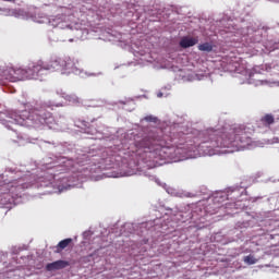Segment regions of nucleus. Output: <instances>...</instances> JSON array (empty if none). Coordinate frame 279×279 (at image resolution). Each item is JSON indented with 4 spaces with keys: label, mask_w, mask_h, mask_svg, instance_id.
Instances as JSON below:
<instances>
[{
    "label": "nucleus",
    "mask_w": 279,
    "mask_h": 279,
    "mask_svg": "<svg viewBox=\"0 0 279 279\" xmlns=\"http://www.w3.org/2000/svg\"><path fill=\"white\" fill-rule=\"evenodd\" d=\"M207 134L211 143H214L213 147L243 149L252 143V133L247 132L244 125L230 129L229 132L208 130Z\"/></svg>",
    "instance_id": "obj_1"
},
{
    "label": "nucleus",
    "mask_w": 279,
    "mask_h": 279,
    "mask_svg": "<svg viewBox=\"0 0 279 279\" xmlns=\"http://www.w3.org/2000/svg\"><path fill=\"white\" fill-rule=\"evenodd\" d=\"M136 147L154 154V158H165L167 156V149H169V144L165 140L144 137L140 142H136Z\"/></svg>",
    "instance_id": "obj_2"
},
{
    "label": "nucleus",
    "mask_w": 279,
    "mask_h": 279,
    "mask_svg": "<svg viewBox=\"0 0 279 279\" xmlns=\"http://www.w3.org/2000/svg\"><path fill=\"white\" fill-rule=\"evenodd\" d=\"M34 69H36L37 72H34ZM44 64L43 61H38L34 63V68L31 65L27 69H19L15 71V75L17 76V80H38L40 75H43Z\"/></svg>",
    "instance_id": "obj_3"
},
{
    "label": "nucleus",
    "mask_w": 279,
    "mask_h": 279,
    "mask_svg": "<svg viewBox=\"0 0 279 279\" xmlns=\"http://www.w3.org/2000/svg\"><path fill=\"white\" fill-rule=\"evenodd\" d=\"M73 61L71 59L63 60L58 57H52L48 64L44 65V71H73Z\"/></svg>",
    "instance_id": "obj_4"
},
{
    "label": "nucleus",
    "mask_w": 279,
    "mask_h": 279,
    "mask_svg": "<svg viewBox=\"0 0 279 279\" xmlns=\"http://www.w3.org/2000/svg\"><path fill=\"white\" fill-rule=\"evenodd\" d=\"M5 186L9 189V193H3L2 197H4V201L3 198H0V202H2V204H10L12 202L10 197H12V195H14L15 193H19V191H21V185L8 183Z\"/></svg>",
    "instance_id": "obj_5"
},
{
    "label": "nucleus",
    "mask_w": 279,
    "mask_h": 279,
    "mask_svg": "<svg viewBox=\"0 0 279 279\" xmlns=\"http://www.w3.org/2000/svg\"><path fill=\"white\" fill-rule=\"evenodd\" d=\"M65 267H69V262L60 259V260L47 264L46 269L47 271H56L58 269H65Z\"/></svg>",
    "instance_id": "obj_6"
},
{
    "label": "nucleus",
    "mask_w": 279,
    "mask_h": 279,
    "mask_svg": "<svg viewBox=\"0 0 279 279\" xmlns=\"http://www.w3.org/2000/svg\"><path fill=\"white\" fill-rule=\"evenodd\" d=\"M197 43H199V40L195 37H183L180 40V47H182V49H189V47H195Z\"/></svg>",
    "instance_id": "obj_7"
},
{
    "label": "nucleus",
    "mask_w": 279,
    "mask_h": 279,
    "mask_svg": "<svg viewBox=\"0 0 279 279\" xmlns=\"http://www.w3.org/2000/svg\"><path fill=\"white\" fill-rule=\"evenodd\" d=\"M275 121L276 119L274 118V116L271 113H267L263 118H260L259 123H262L264 128H269L270 125H274Z\"/></svg>",
    "instance_id": "obj_8"
},
{
    "label": "nucleus",
    "mask_w": 279,
    "mask_h": 279,
    "mask_svg": "<svg viewBox=\"0 0 279 279\" xmlns=\"http://www.w3.org/2000/svg\"><path fill=\"white\" fill-rule=\"evenodd\" d=\"M71 243H73V239H71V238L60 241L56 246L57 253L60 254V252H62V250H66V247H69V245H71Z\"/></svg>",
    "instance_id": "obj_9"
},
{
    "label": "nucleus",
    "mask_w": 279,
    "mask_h": 279,
    "mask_svg": "<svg viewBox=\"0 0 279 279\" xmlns=\"http://www.w3.org/2000/svg\"><path fill=\"white\" fill-rule=\"evenodd\" d=\"M37 114L40 123H47V120L51 119V112H47L45 109L39 110Z\"/></svg>",
    "instance_id": "obj_10"
},
{
    "label": "nucleus",
    "mask_w": 279,
    "mask_h": 279,
    "mask_svg": "<svg viewBox=\"0 0 279 279\" xmlns=\"http://www.w3.org/2000/svg\"><path fill=\"white\" fill-rule=\"evenodd\" d=\"M198 51H206L207 53H210V51H213V44L204 43L198 45Z\"/></svg>",
    "instance_id": "obj_11"
},
{
    "label": "nucleus",
    "mask_w": 279,
    "mask_h": 279,
    "mask_svg": "<svg viewBox=\"0 0 279 279\" xmlns=\"http://www.w3.org/2000/svg\"><path fill=\"white\" fill-rule=\"evenodd\" d=\"M243 262L246 265H256V263H258V259H256L254 255H248V256H244Z\"/></svg>",
    "instance_id": "obj_12"
},
{
    "label": "nucleus",
    "mask_w": 279,
    "mask_h": 279,
    "mask_svg": "<svg viewBox=\"0 0 279 279\" xmlns=\"http://www.w3.org/2000/svg\"><path fill=\"white\" fill-rule=\"evenodd\" d=\"M145 121H148V122H156V118L153 117V116H147V117L145 118Z\"/></svg>",
    "instance_id": "obj_13"
},
{
    "label": "nucleus",
    "mask_w": 279,
    "mask_h": 279,
    "mask_svg": "<svg viewBox=\"0 0 279 279\" xmlns=\"http://www.w3.org/2000/svg\"><path fill=\"white\" fill-rule=\"evenodd\" d=\"M260 85V86H263V84H265V81H258V83H257V85Z\"/></svg>",
    "instance_id": "obj_14"
},
{
    "label": "nucleus",
    "mask_w": 279,
    "mask_h": 279,
    "mask_svg": "<svg viewBox=\"0 0 279 279\" xmlns=\"http://www.w3.org/2000/svg\"><path fill=\"white\" fill-rule=\"evenodd\" d=\"M34 73H37L36 68H34V63L32 64Z\"/></svg>",
    "instance_id": "obj_15"
}]
</instances>
